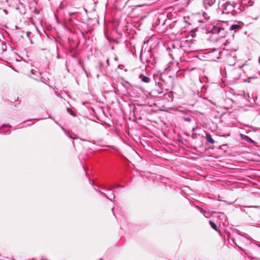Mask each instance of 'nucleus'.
I'll return each mask as SVG.
<instances>
[{"label":"nucleus","mask_w":260,"mask_h":260,"mask_svg":"<svg viewBox=\"0 0 260 260\" xmlns=\"http://www.w3.org/2000/svg\"><path fill=\"white\" fill-rule=\"evenodd\" d=\"M31 73H32V74H35V73H38V72H37V71H36L35 70H32L31 71Z\"/></svg>","instance_id":"nucleus-14"},{"label":"nucleus","mask_w":260,"mask_h":260,"mask_svg":"<svg viewBox=\"0 0 260 260\" xmlns=\"http://www.w3.org/2000/svg\"><path fill=\"white\" fill-rule=\"evenodd\" d=\"M209 224L211 225V226L215 231L217 230V226L215 224V223L211 220L209 221Z\"/></svg>","instance_id":"nucleus-11"},{"label":"nucleus","mask_w":260,"mask_h":260,"mask_svg":"<svg viewBox=\"0 0 260 260\" xmlns=\"http://www.w3.org/2000/svg\"><path fill=\"white\" fill-rule=\"evenodd\" d=\"M216 0H204V5L205 8L210 7L215 3Z\"/></svg>","instance_id":"nucleus-4"},{"label":"nucleus","mask_w":260,"mask_h":260,"mask_svg":"<svg viewBox=\"0 0 260 260\" xmlns=\"http://www.w3.org/2000/svg\"><path fill=\"white\" fill-rule=\"evenodd\" d=\"M114 208L113 207V208H112V211H113V210H114Z\"/></svg>","instance_id":"nucleus-20"},{"label":"nucleus","mask_w":260,"mask_h":260,"mask_svg":"<svg viewBox=\"0 0 260 260\" xmlns=\"http://www.w3.org/2000/svg\"><path fill=\"white\" fill-rule=\"evenodd\" d=\"M101 193L104 194V195H105L109 200H110L111 201H112L113 199H115V194H114L113 192H111V193L110 194H109L108 196H106L105 193H103V192L101 191Z\"/></svg>","instance_id":"nucleus-9"},{"label":"nucleus","mask_w":260,"mask_h":260,"mask_svg":"<svg viewBox=\"0 0 260 260\" xmlns=\"http://www.w3.org/2000/svg\"><path fill=\"white\" fill-rule=\"evenodd\" d=\"M241 25L238 24H234L231 25L230 27V30H237L241 28Z\"/></svg>","instance_id":"nucleus-7"},{"label":"nucleus","mask_w":260,"mask_h":260,"mask_svg":"<svg viewBox=\"0 0 260 260\" xmlns=\"http://www.w3.org/2000/svg\"><path fill=\"white\" fill-rule=\"evenodd\" d=\"M67 112L70 114H71V115H72L74 117H75L76 116V114L75 113V112L71 108H68L67 109Z\"/></svg>","instance_id":"nucleus-10"},{"label":"nucleus","mask_w":260,"mask_h":260,"mask_svg":"<svg viewBox=\"0 0 260 260\" xmlns=\"http://www.w3.org/2000/svg\"><path fill=\"white\" fill-rule=\"evenodd\" d=\"M139 78L141 79V80L142 82H143L144 83H146L150 82V81L151 80L149 77H148L147 76H145L142 74L140 75Z\"/></svg>","instance_id":"nucleus-5"},{"label":"nucleus","mask_w":260,"mask_h":260,"mask_svg":"<svg viewBox=\"0 0 260 260\" xmlns=\"http://www.w3.org/2000/svg\"><path fill=\"white\" fill-rule=\"evenodd\" d=\"M185 120L187 121H190V120H191L190 118H185Z\"/></svg>","instance_id":"nucleus-15"},{"label":"nucleus","mask_w":260,"mask_h":260,"mask_svg":"<svg viewBox=\"0 0 260 260\" xmlns=\"http://www.w3.org/2000/svg\"><path fill=\"white\" fill-rule=\"evenodd\" d=\"M61 128H62L63 130H64V128H63V127H62V126H61Z\"/></svg>","instance_id":"nucleus-18"},{"label":"nucleus","mask_w":260,"mask_h":260,"mask_svg":"<svg viewBox=\"0 0 260 260\" xmlns=\"http://www.w3.org/2000/svg\"><path fill=\"white\" fill-rule=\"evenodd\" d=\"M115 59L116 60H117V57H115Z\"/></svg>","instance_id":"nucleus-19"},{"label":"nucleus","mask_w":260,"mask_h":260,"mask_svg":"<svg viewBox=\"0 0 260 260\" xmlns=\"http://www.w3.org/2000/svg\"><path fill=\"white\" fill-rule=\"evenodd\" d=\"M66 135H67L69 137H70V138H71V139L72 138V137L71 135H70V133H69L68 132H67V133H66Z\"/></svg>","instance_id":"nucleus-13"},{"label":"nucleus","mask_w":260,"mask_h":260,"mask_svg":"<svg viewBox=\"0 0 260 260\" xmlns=\"http://www.w3.org/2000/svg\"><path fill=\"white\" fill-rule=\"evenodd\" d=\"M117 187H118V186L115 185V186H113V187H111L110 188H109L108 190H112Z\"/></svg>","instance_id":"nucleus-12"},{"label":"nucleus","mask_w":260,"mask_h":260,"mask_svg":"<svg viewBox=\"0 0 260 260\" xmlns=\"http://www.w3.org/2000/svg\"><path fill=\"white\" fill-rule=\"evenodd\" d=\"M206 138L208 141V142L211 143V144H214L215 143V141L212 138V137L210 134H206Z\"/></svg>","instance_id":"nucleus-6"},{"label":"nucleus","mask_w":260,"mask_h":260,"mask_svg":"<svg viewBox=\"0 0 260 260\" xmlns=\"http://www.w3.org/2000/svg\"><path fill=\"white\" fill-rule=\"evenodd\" d=\"M236 3L235 2H230V1H226L225 3H222L221 1H220L219 2V5H220V8L221 10L222 14H230L235 16L236 12L235 11V7Z\"/></svg>","instance_id":"nucleus-1"},{"label":"nucleus","mask_w":260,"mask_h":260,"mask_svg":"<svg viewBox=\"0 0 260 260\" xmlns=\"http://www.w3.org/2000/svg\"><path fill=\"white\" fill-rule=\"evenodd\" d=\"M190 36L193 38L195 36V34H193V33H191V34L190 35Z\"/></svg>","instance_id":"nucleus-16"},{"label":"nucleus","mask_w":260,"mask_h":260,"mask_svg":"<svg viewBox=\"0 0 260 260\" xmlns=\"http://www.w3.org/2000/svg\"><path fill=\"white\" fill-rule=\"evenodd\" d=\"M211 32L214 34H221L220 35L222 36L224 34V29L220 24H217L213 26Z\"/></svg>","instance_id":"nucleus-3"},{"label":"nucleus","mask_w":260,"mask_h":260,"mask_svg":"<svg viewBox=\"0 0 260 260\" xmlns=\"http://www.w3.org/2000/svg\"><path fill=\"white\" fill-rule=\"evenodd\" d=\"M224 215L223 214H221L220 216H219V217H224Z\"/></svg>","instance_id":"nucleus-17"},{"label":"nucleus","mask_w":260,"mask_h":260,"mask_svg":"<svg viewBox=\"0 0 260 260\" xmlns=\"http://www.w3.org/2000/svg\"><path fill=\"white\" fill-rule=\"evenodd\" d=\"M170 49L171 50L172 54L176 56L180 55L183 51L181 46L180 45L176 46L174 44L170 46Z\"/></svg>","instance_id":"nucleus-2"},{"label":"nucleus","mask_w":260,"mask_h":260,"mask_svg":"<svg viewBox=\"0 0 260 260\" xmlns=\"http://www.w3.org/2000/svg\"><path fill=\"white\" fill-rule=\"evenodd\" d=\"M241 138L242 139L245 140V141H246L247 142L253 143V140H252L250 138H249L248 136H247L246 135H241Z\"/></svg>","instance_id":"nucleus-8"}]
</instances>
